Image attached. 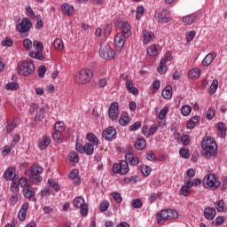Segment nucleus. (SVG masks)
Returning <instances> with one entry per match:
<instances>
[{
  "instance_id": "7",
  "label": "nucleus",
  "mask_w": 227,
  "mask_h": 227,
  "mask_svg": "<svg viewBox=\"0 0 227 227\" xmlns=\"http://www.w3.org/2000/svg\"><path fill=\"white\" fill-rule=\"evenodd\" d=\"M74 206L77 208H80V213L82 214V215H88V205L84 203V198L76 197L74 200Z\"/></svg>"
},
{
  "instance_id": "26",
  "label": "nucleus",
  "mask_w": 227,
  "mask_h": 227,
  "mask_svg": "<svg viewBox=\"0 0 227 227\" xmlns=\"http://www.w3.org/2000/svg\"><path fill=\"white\" fill-rule=\"evenodd\" d=\"M49 145H51V138L49 137H43L38 142L40 150H45Z\"/></svg>"
},
{
  "instance_id": "6",
  "label": "nucleus",
  "mask_w": 227,
  "mask_h": 227,
  "mask_svg": "<svg viewBox=\"0 0 227 227\" xmlns=\"http://www.w3.org/2000/svg\"><path fill=\"white\" fill-rule=\"evenodd\" d=\"M16 30L19 33H29L31 31V20L29 18H24L21 22L16 26Z\"/></svg>"
},
{
  "instance_id": "64",
  "label": "nucleus",
  "mask_w": 227,
  "mask_h": 227,
  "mask_svg": "<svg viewBox=\"0 0 227 227\" xmlns=\"http://www.w3.org/2000/svg\"><path fill=\"white\" fill-rule=\"evenodd\" d=\"M196 36V31H190L186 34V41L188 42H192L194 40V37Z\"/></svg>"
},
{
  "instance_id": "49",
  "label": "nucleus",
  "mask_w": 227,
  "mask_h": 227,
  "mask_svg": "<svg viewBox=\"0 0 227 227\" xmlns=\"http://www.w3.org/2000/svg\"><path fill=\"white\" fill-rule=\"evenodd\" d=\"M45 72H47V67L43 65L40 66L37 70L38 77H40V79H43V77H45Z\"/></svg>"
},
{
  "instance_id": "36",
  "label": "nucleus",
  "mask_w": 227,
  "mask_h": 227,
  "mask_svg": "<svg viewBox=\"0 0 227 227\" xmlns=\"http://www.w3.org/2000/svg\"><path fill=\"white\" fill-rule=\"evenodd\" d=\"M18 184L23 189H28L29 187H31V185H29V182L27 181V179L26 177H21L18 180Z\"/></svg>"
},
{
  "instance_id": "53",
  "label": "nucleus",
  "mask_w": 227,
  "mask_h": 227,
  "mask_svg": "<svg viewBox=\"0 0 227 227\" xmlns=\"http://www.w3.org/2000/svg\"><path fill=\"white\" fill-rule=\"evenodd\" d=\"M5 90H10L11 91H15L16 90H19V84L16 82H8L5 85Z\"/></svg>"
},
{
  "instance_id": "41",
  "label": "nucleus",
  "mask_w": 227,
  "mask_h": 227,
  "mask_svg": "<svg viewBox=\"0 0 227 227\" xmlns=\"http://www.w3.org/2000/svg\"><path fill=\"white\" fill-rule=\"evenodd\" d=\"M200 68H198V67H195L189 72L190 79H198V77H200Z\"/></svg>"
},
{
  "instance_id": "27",
  "label": "nucleus",
  "mask_w": 227,
  "mask_h": 227,
  "mask_svg": "<svg viewBox=\"0 0 227 227\" xmlns=\"http://www.w3.org/2000/svg\"><path fill=\"white\" fill-rule=\"evenodd\" d=\"M219 137H226V124L223 122H218L216 124Z\"/></svg>"
},
{
  "instance_id": "8",
  "label": "nucleus",
  "mask_w": 227,
  "mask_h": 227,
  "mask_svg": "<svg viewBox=\"0 0 227 227\" xmlns=\"http://www.w3.org/2000/svg\"><path fill=\"white\" fill-rule=\"evenodd\" d=\"M120 110V106L117 102H114L110 105L108 109V116L112 121L118 120L120 114L118 111Z\"/></svg>"
},
{
  "instance_id": "44",
  "label": "nucleus",
  "mask_w": 227,
  "mask_h": 227,
  "mask_svg": "<svg viewBox=\"0 0 227 227\" xmlns=\"http://www.w3.org/2000/svg\"><path fill=\"white\" fill-rule=\"evenodd\" d=\"M53 45L57 51H62V49L65 47L63 41L59 38L55 39Z\"/></svg>"
},
{
  "instance_id": "17",
  "label": "nucleus",
  "mask_w": 227,
  "mask_h": 227,
  "mask_svg": "<svg viewBox=\"0 0 227 227\" xmlns=\"http://www.w3.org/2000/svg\"><path fill=\"white\" fill-rule=\"evenodd\" d=\"M160 51H162V49L160 48V45L159 44H152L148 49H147V54L148 56L151 57H155V56H159V54H160Z\"/></svg>"
},
{
  "instance_id": "22",
  "label": "nucleus",
  "mask_w": 227,
  "mask_h": 227,
  "mask_svg": "<svg viewBox=\"0 0 227 227\" xmlns=\"http://www.w3.org/2000/svg\"><path fill=\"white\" fill-rule=\"evenodd\" d=\"M216 57V53H208L202 61L203 67H209V65H212V61H214Z\"/></svg>"
},
{
  "instance_id": "61",
  "label": "nucleus",
  "mask_w": 227,
  "mask_h": 227,
  "mask_svg": "<svg viewBox=\"0 0 227 227\" xmlns=\"http://www.w3.org/2000/svg\"><path fill=\"white\" fill-rule=\"evenodd\" d=\"M107 208H109V201L105 200L100 203V205H99L100 212H106L107 210Z\"/></svg>"
},
{
  "instance_id": "34",
  "label": "nucleus",
  "mask_w": 227,
  "mask_h": 227,
  "mask_svg": "<svg viewBox=\"0 0 227 227\" xmlns=\"http://www.w3.org/2000/svg\"><path fill=\"white\" fill-rule=\"evenodd\" d=\"M29 57L33 58L34 59H38L39 61H43L45 57L42 54V51H31L29 53Z\"/></svg>"
},
{
  "instance_id": "55",
  "label": "nucleus",
  "mask_w": 227,
  "mask_h": 227,
  "mask_svg": "<svg viewBox=\"0 0 227 227\" xmlns=\"http://www.w3.org/2000/svg\"><path fill=\"white\" fill-rule=\"evenodd\" d=\"M33 47H35V51L43 52V43L40 41H34Z\"/></svg>"
},
{
  "instance_id": "38",
  "label": "nucleus",
  "mask_w": 227,
  "mask_h": 227,
  "mask_svg": "<svg viewBox=\"0 0 227 227\" xmlns=\"http://www.w3.org/2000/svg\"><path fill=\"white\" fill-rule=\"evenodd\" d=\"M217 88H219V81L217 79L213 80L210 88H209V93L210 95H214L215 91H217Z\"/></svg>"
},
{
  "instance_id": "50",
  "label": "nucleus",
  "mask_w": 227,
  "mask_h": 227,
  "mask_svg": "<svg viewBox=\"0 0 227 227\" xmlns=\"http://www.w3.org/2000/svg\"><path fill=\"white\" fill-rule=\"evenodd\" d=\"M215 206V208L217 212H224V201L223 200H218L214 203Z\"/></svg>"
},
{
  "instance_id": "3",
  "label": "nucleus",
  "mask_w": 227,
  "mask_h": 227,
  "mask_svg": "<svg viewBox=\"0 0 227 227\" xmlns=\"http://www.w3.org/2000/svg\"><path fill=\"white\" fill-rule=\"evenodd\" d=\"M93 77V72L90 69H82L75 74L74 81L77 84H88Z\"/></svg>"
},
{
  "instance_id": "48",
  "label": "nucleus",
  "mask_w": 227,
  "mask_h": 227,
  "mask_svg": "<svg viewBox=\"0 0 227 227\" xmlns=\"http://www.w3.org/2000/svg\"><path fill=\"white\" fill-rule=\"evenodd\" d=\"M55 132H63L65 130V123L62 121H58L54 125Z\"/></svg>"
},
{
  "instance_id": "33",
  "label": "nucleus",
  "mask_w": 227,
  "mask_h": 227,
  "mask_svg": "<svg viewBox=\"0 0 227 227\" xmlns=\"http://www.w3.org/2000/svg\"><path fill=\"white\" fill-rule=\"evenodd\" d=\"M121 175H127L129 173V162L126 160H121Z\"/></svg>"
},
{
  "instance_id": "35",
  "label": "nucleus",
  "mask_w": 227,
  "mask_h": 227,
  "mask_svg": "<svg viewBox=\"0 0 227 227\" xmlns=\"http://www.w3.org/2000/svg\"><path fill=\"white\" fill-rule=\"evenodd\" d=\"M119 123L121 125V127H127V125L130 123V116L121 115L119 119Z\"/></svg>"
},
{
  "instance_id": "4",
  "label": "nucleus",
  "mask_w": 227,
  "mask_h": 227,
  "mask_svg": "<svg viewBox=\"0 0 227 227\" xmlns=\"http://www.w3.org/2000/svg\"><path fill=\"white\" fill-rule=\"evenodd\" d=\"M99 56L103 58V59H114L116 53L109 45L106 44L100 47Z\"/></svg>"
},
{
  "instance_id": "32",
  "label": "nucleus",
  "mask_w": 227,
  "mask_h": 227,
  "mask_svg": "<svg viewBox=\"0 0 227 227\" xmlns=\"http://www.w3.org/2000/svg\"><path fill=\"white\" fill-rule=\"evenodd\" d=\"M86 139L89 140V142L91 143V145H93L94 146H98V137H97L95 134L88 133L86 136Z\"/></svg>"
},
{
  "instance_id": "52",
  "label": "nucleus",
  "mask_w": 227,
  "mask_h": 227,
  "mask_svg": "<svg viewBox=\"0 0 227 227\" xmlns=\"http://www.w3.org/2000/svg\"><path fill=\"white\" fill-rule=\"evenodd\" d=\"M141 172L145 176H149L150 173H152V168L146 165H142L141 166Z\"/></svg>"
},
{
  "instance_id": "15",
  "label": "nucleus",
  "mask_w": 227,
  "mask_h": 227,
  "mask_svg": "<svg viewBox=\"0 0 227 227\" xmlns=\"http://www.w3.org/2000/svg\"><path fill=\"white\" fill-rule=\"evenodd\" d=\"M158 224H164L166 221H169V216L168 215V209H163L156 214Z\"/></svg>"
},
{
  "instance_id": "30",
  "label": "nucleus",
  "mask_w": 227,
  "mask_h": 227,
  "mask_svg": "<svg viewBox=\"0 0 227 227\" xmlns=\"http://www.w3.org/2000/svg\"><path fill=\"white\" fill-rule=\"evenodd\" d=\"M125 159L131 166H137L139 164V158L134 157V154H126Z\"/></svg>"
},
{
  "instance_id": "19",
  "label": "nucleus",
  "mask_w": 227,
  "mask_h": 227,
  "mask_svg": "<svg viewBox=\"0 0 227 227\" xmlns=\"http://www.w3.org/2000/svg\"><path fill=\"white\" fill-rule=\"evenodd\" d=\"M215 209L214 207H206L204 209V217L208 221H212L215 218Z\"/></svg>"
},
{
  "instance_id": "47",
  "label": "nucleus",
  "mask_w": 227,
  "mask_h": 227,
  "mask_svg": "<svg viewBox=\"0 0 227 227\" xmlns=\"http://www.w3.org/2000/svg\"><path fill=\"white\" fill-rule=\"evenodd\" d=\"M43 114H45V108H40L39 112L36 114L35 117V121H42L43 120Z\"/></svg>"
},
{
  "instance_id": "37",
  "label": "nucleus",
  "mask_w": 227,
  "mask_h": 227,
  "mask_svg": "<svg viewBox=\"0 0 227 227\" xmlns=\"http://www.w3.org/2000/svg\"><path fill=\"white\" fill-rule=\"evenodd\" d=\"M146 146V140L145 138H140L135 143L136 150H143Z\"/></svg>"
},
{
  "instance_id": "51",
  "label": "nucleus",
  "mask_w": 227,
  "mask_h": 227,
  "mask_svg": "<svg viewBox=\"0 0 227 227\" xmlns=\"http://www.w3.org/2000/svg\"><path fill=\"white\" fill-rule=\"evenodd\" d=\"M179 155H181L183 159H189V157H191V153H189V150L186 149L185 147H183L180 149Z\"/></svg>"
},
{
  "instance_id": "62",
  "label": "nucleus",
  "mask_w": 227,
  "mask_h": 227,
  "mask_svg": "<svg viewBox=\"0 0 227 227\" xmlns=\"http://www.w3.org/2000/svg\"><path fill=\"white\" fill-rule=\"evenodd\" d=\"M52 139L55 141V143L61 142V132L60 131H55L52 134Z\"/></svg>"
},
{
  "instance_id": "40",
  "label": "nucleus",
  "mask_w": 227,
  "mask_h": 227,
  "mask_svg": "<svg viewBox=\"0 0 227 227\" xmlns=\"http://www.w3.org/2000/svg\"><path fill=\"white\" fill-rule=\"evenodd\" d=\"M167 214L168 215V221L178 219V211L175 209H167Z\"/></svg>"
},
{
  "instance_id": "31",
  "label": "nucleus",
  "mask_w": 227,
  "mask_h": 227,
  "mask_svg": "<svg viewBox=\"0 0 227 227\" xmlns=\"http://www.w3.org/2000/svg\"><path fill=\"white\" fill-rule=\"evenodd\" d=\"M200 120V117L198 115L192 116L187 122V129H192L196 127V123H198Z\"/></svg>"
},
{
  "instance_id": "12",
  "label": "nucleus",
  "mask_w": 227,
  "mask_h": 227,
  "mask_svg": "<svg viewBox=\"0 0 227 227\" xmlns=\"http://www.w3.org/2000/svg\"><path fill=\"white\" fill-rule=\"evenodd\" d=\"M166 15H168V11L162 10L161 12H155L154 18L160 24H168V21L171 20V18H168Z\"/></svg>"
},
{
  "instance_id": "60",
  "label": "nucleus",
  "mask_w": 227,
  "mask_h": 227,
  "mask_svg": "<svg viewBox=\"0 0 227 227\" xmlns=\"http://www.w3.org/2000/svg\"><path fill=\"white\" fill-rule=\"evenodd\" d=\"M169 108L168 106H164L162 110H160L159 114L160 120H164L166 118V114H168Z\"/></svg>"
},
{
  "instance_id": "18",
  "label": "nucleus",
  "mask_w": 227,
  "mask_h": 227,
  "mask_svg": "<svg viewBox=\"0 0 227 227\" xmlns=\"http://www.w3.org/2000/svg\"><path fill=\"white\" fill-rule=\"evenodd\" d=\"M5 180H17L19 179V176L15 174V168L10 167L4 175Z\"/></svg>"
},
{
  "instance_id": "57",
  "label": "nucleus",
  "mask_w": 227,
  "mask_h": 227,
  "mask_svg": "<svg viewBox=\"0 0 227 227\" xmlns=\"http://www.w3.org/2000/svg\"><path fill=\"white\" fill-rule=\"evenodd\" d=\"M23 45L27 51H31V49H33V42H31V39H24Z\"/></svg>"
},
{
  "instance_id": "28",
  "label": "nucleus",
  "mask_w": 227,
  "mask_h": 227,
  "mask_svg": "<svg viewBox=\"0 0 227 227\" xmlns=\"http://www.w3.org/2000/svg\"><path fill=\"white\" fill-rule=\"evenodd\" d=\"M196 20H198V16H196V14H189L183 18V22H184V24H188V26L194 24Z\"/></svg>"
},
{
  "instance_id": "45",
  "label": "nucleus",
  "mask_w": 227,
  "mask_h": 227,
  "mask_svg": "<svg viewBox=\"0 0 227 227\" xmlns=\"http://www.w3.org/2000/svg\"><path fill=\"white\" fill-rule=\"evenodd\" d=\"M130 205L133 208H141L143 207V201L139 199H134L131 200Z\"/></svg>"
},
{
  "instance_id": "24",
  "label": "nucleus",
  "mask_w": 227,
  "mask_h": 227,
  "mask_svg": "<svg viewBox=\"0 0 227 227\" xmlns=\"http://www.w3.org/2000/svg\"><path fill=\"white\" fill-rule=\"evenodd\" d=\"M155 35H153V32L148 30H143V38H144V43L146 45L147 43H150L152 40H153Z\"/></svg>"
},
{
  "instance_id": "39",
  "label": "nucleus",
  "mask_w": 227,
  "mask_h": 227,
  "mask_svg": "<svg viewBox=\"0 0 227 227\" xmlns=\"http://www.w3.org/2000/svg\"><path fill=\"white\" fill-rule=\"evenodd\" d=\"M67 159L70 162H79V153L77 152H71L68 156Z\"/></svg>"
},
{
  "instance_id": "43",
  "label": "nucleus",
  "mask_w": 227,
  "mask_h": 227,
  "mask_svg": "<svg viewBox=\"0 0 227 227\" xmlns=\"http://www.w3.org/2000/svg\"><path fill=\"white\" fill-rule=\"evenodd\" d=\"M192 111V109L191 108V106L184 105L181 108V114H183V116H189Z\"/></svg>"
},
{
  "instance_id": "54",
  "label": "nucleus",
  "mask_w": 227,
  "mask_h": 227,
  "mask_svg": "<svg viewBox=\"0 0 227 227\" xmlns=\"http://www.w3.org/2000/svg\"><path fill=\"white\" fill-rule=\"evenodd\" d=\"M1 45H3V47H12L13 40H12L9 37H6L4 40L1 42Z\"/></svg>"
},
{
  "instance_id": "42",
  "label": "nucleus",
  "mask_w": 227,
  "mask_h": 227,
  "mask_svg": "<svg viewBox=\"0 0 227 227\" xmlns=\"http://www.w3.org/2000/svg\"><path fill=\"white\" fill-rule=\"evenodd\" d=\"M93 152H95V147L93 144L87 143L85 144V152L86 155H93Z\"/></svg>"
},
{
  "instance_id": "23",
  "label": "nucleus",
  "mask_w": 227,
  "mask_h": 227,
  "mask_svg": "<svg viewBox=\"0 0 227 227\" xmlns=\"http://www.w3.org/2000/svg\"><path fill=\"white\" fill-rule=\"evenodd\" d=\"M126 90L129 91V93H132V95H137V93H139V90L134 87V82L132 80H128L126 82Z\"/></svg>"
},
{
  "instance_id": "56",
  "label": "nucleus",
  "mask_w": 227,
  "mask_h": 227,
  "mask_svg": "<svg viewBox=\"0 0 227 227\" xmlns=\"http://www.w3.org/2000/svg\"><path fill=\"white\" fill-rule=\"evenodd\" d=\"M179 192L182 196H189V194H191V190L186 185H183L180 188Z\"/></svg>"
},
{
  "instance_id": "10",
  "label": "nucleus",
  "mask_w": 227,
  "mask_h": 227,
  "mask_svg": "<svg viewBox=\"0 0 227 227\" xmlns=\"http://www.w3.org/2000/svg\"><path fill=\"white\" fill-rule=\"evenodd\" d=\"M173 59V57H171V52L167 51L164 58L160 59V65L158 67V72L159 74H166V63L168 61H171Z\"/></svg>"
},
{
  "instance_id": "21",
  "label": "nucleus",
  "mask_w": 227,
  "mask_h": 227,
  "mask_svg": "<svg viewBox=\"0 0 227 227\" xmlns=\"http://www.w3.org/2000/svg\"><path fill=\"white\" fill-rule=\"evenodd\" d=\"M27 208H29V203H25L22 205L21 208L18 213V217L20 221H26V214L27 212Z\"/></svg>"
},
{
  "instance_id": "5",
  "label": "nucleus",
  "mask_w": 227,
  "mask_h": 227,
  "mask_svg": "<svg viewBox=\"0 0 227 227\" xmlns=\"http://www.w3.org/2000/svg\"><path fill=\"white\" fill-rule=\"evenodd\" d=\"M43 173V168L40 167L38 163H35L31 166L30 168L25 170V175L29 176V178H33V176H38Z\"/></svg>"
},
{
  "instance_id": "29",
  "label": "nucleus",
  "mask_w": 227,
  "mask_h": 227,
  "mask_svg": "<svg viewBox=\"0 0 227 227\" xmlns=\"http://www.w3.org/2000/svg\"><path fill=\"white\" fill-rule=\"evenodd\" d=\"M161 95L163 98L169 100V98L173 97V88H171V86L169 85L166 86L165 89L162 90Z\"/></svg>"
},
{
  "instance_id": "46",
  "label": "nucleus",
  "mask_w": 227,
  "mask_h": 227,
  "mask_svg": "<svg viewBox=\"0 0 227 227\" xmlns=\"http://www.w3.org/2000/svg\"><path fill=\"white\" fill-rule=\"evenodd\" d=\"M18 179H13L12 183L11 184V191L12 192H19L20 191L19 182H17Z\"/></svg>"
},
{
  "instance_id": "25",
  "label": "nucleus",
  "mask_w": 227,
  "mask_h": 227,
  "mask_svg": "<svg viewBox=\"0 0 227 227\" xmlns=\"http://www.w3.org/2000/svg\"><path fill=\"white\" fill-rule=\"evenodd\" d=\"M35 194V191H33V188L31 186H28V188H25L23 190V196H25V198H27L28 200H31L32 198V200L36 201Z\"/></svg>"
},
{
  "instance_id": "59",
  "label": "nucleus",
  "mask_w": 227,
  "mask_h": 227,
  "mask_svg": "<svg viewBox=\"0 0 227 227\" xmlns=\"http://www.w3.org/2000/svg\"><path fill=\"white\" fill-rule=\"evenodd\" d=\"M139 129H141V121H137L129 128V131L135 132L136 130H139Z\"/></svg>"
},
{
  "instance_id": "9",
  "label": "nucleus",
  "mask_w": 227,
  "mask_h": 227,
  "mask_svg": "<svg viewBox=\"0 0 227 227\" xmlns=\"http://www.w3.org/2000/svg\"><path fill=\"white\" fill-rule=\"evenodd\" d=\"M129 36L124 35L122 33H118L114 39V45L116 51H121L123 49V46L125 45V39L129 38Z\"/></svg>"
},
{
  "instance_id": "16",
  "label": "nucleus",
  "mask_w": 227,
  "mask_h": 227,
  "mask_svg": "<svg viewBox=\"0 0 227 227\" xmlns=\"http://www.w3.org/2000/svg\"><path fill=\"white\" fill-rule=\"evenodd\" d=\"M61 12L62 13H64V15H67V17H72V15H74L75 12V9L68 3H65L61 5Z\"/></svg>"
},
{
  "instance_id": "14",
  "label": "nucleus",
  "mask_w": 227,
  "mask_h": 227,
  "mask_svg": "<svg viewBox=\"0 0 227 227\" xmlns=\"http://www.w3.org/2000/svg\"><path fill=\"white\" fill-rule=\"evenodd\" d=\"M217 148V143H215V140L212 137H205L201 142V147L202 148Z\"/></svg>"
},
{
  "instance_id": "13",
  "label": "nucleus",
  "mask_w": 227,
  "mask_h": 227,
  "mask_svg": "<svg viewBox=\"0 0 227 227\" xmlns=\"http://www.w3.org/2000/svg\"><path fill=\"white\" fill-rule=\"evenodd\" d=\"M102 136L106 141H113L116 137V129L114 127H108L103 130Z\"/></svg>"
},
{
  "instance_id": "63",
  "label": "nucleus",
  "mask_w": 227,
  "mask_h": 227,
  "mask_svg": "<svg viewBox=\"0 0 227 227\" xmlns=\"http://www.w3.org/2000/svg\"><path fill=\"white\" fill-rule=\"evenodd\" d=\"M157 198H160V192H158L157 193L152 192L149 196V202L153 203Z\"/></svg>"
},
{
  "instance_id": "20",
  "label": "nucleus",
  "mask_w": 227,
  "mask_h": 227,
  "mask_svg": "<svg viewBox=\"0 0 227 227\" xmlns=\"http://www.w3.org/2000/svg\"><path fill=\"white\" fill-rule=\"evenodd\" d=\"M120 24H121L120 28L122 31L119 32V33H121L125 36H130V35H132V33L130 32V25L129 24V22L121 21V22H120Z\"/></svg>"
},
{
  "instance_id": "58",
  "label": "nucleus",
  "mask_w": 227,
  "mask_h": 227,
  "mask_svg": "<svg viewBox=\"0 0 227 227\" xmlns=\"http://www.w3.org/2000/svg\"><path fill=\"white\" fill-rule=\"evenodd\" d=\"M143 13H145V7L137 6V14H136L137 20H139V19H141V17L143 16Z\"/></svg>"
},
{
  "instance_id": "11",
  "label": "nucleus",
  "mask_w": 227,
  "mask_h": 227,
  "mask_svg": "<svg viewBox=\"0 0 227 227\" xmlns=\"http://www.w3.org/2000/svg\"><path fill=\"white\" fill-rule=\"evenodd\" d=\"M201 153L203 157L208 160L211 157H215V155H217V147L211 146L202 148Z\"/></svg>"
},
{
  "instance_id": "1",
  "label": "nucleus",
  "mask_w": 227,
  "mask_h": 227,
  "mask_svg": "<svg viewBox=\"0 0 227 227\" xmlns=\"http://www.w3.org/2000/svg\"><path fill=\"white\" fill-rule=\"evenodd\" d=\"M17 70L20 75L27 77V75H31L35 72V64H33V60H29L28 62L22 60L18 64Z\"/></svg>"
},
{
  "instance_id": "2",
  "label": "nucleus",
  "mask_w": 227,
  "mask_h": 227,
  "mask_svg": "<svg viewBox=\"0 0 227 227\" xmlns=\"http://www.w3.org/2000/svg\"><path fill=\"white\" fill-rule=\"evenodd\" d=\"M202 184L205 189H210V191H215V189L221 185L219 178H217L214 174L206 175Z\"/></svg>"
}]
</instances>
